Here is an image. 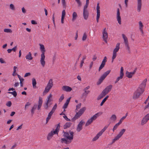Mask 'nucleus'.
I'll use <instances>...</instances> for the list:
<instances>
[{
	"instance_id": "f257e3e1",
	"label": "nucleus",
	"mask_w": 149,
	"mask_h": 149,
	"mask_svg": "<svg viewBox=\"0 0 149 149\" xmlns=\"http://www.w3.org/2000/svg\"><path fill=\"white\" fill-rule=\"evenodd\" d=\"M147 79H145L141 84L139 87L134 93L132 98L133 99L136 100L139 98L140 95L144 91V88L146 87Z\"/></svg>"
},
{
	"instance_id": "f03ea898",
	"label": "nucleus",
	"mask_w": 149,
	"mask_h": 149,
	"mask_svg": "<svg viewBox=\"0 0 149 149\" xmlns=\"http://www.w3.org/2000/svg\"><path fill=\"white\" fill-rule=\"evenodd\" d=\"M63 136L65 138H61L60 139L61 142L63 143L68 144L70 143L73 139L74 132L69 131V132L63 131Z\"/></svg>"
},
{
	"instance_id": "7ed1b4c3",
	"label": "nucleus",
	"mask_w": 149,
	"mask_h": 149,
	"mask_svg": "<svg viewBox=\"0 0 149 149\" xmlns=\"http://www.w3.org/2000/svg\"><path fill=\"white\" fill-rule=\"evenodd\" d=\"M40 49L42 52L41 55V59L40 60V63L43 67L45 66V49L44 45L40 43Z\"/></svg>"
},
{
	"instance_id": "20e7f679",
	"label": "nucleus",
	"mask_w": 149,
	"mask_h": 149,
	"mask_svg": "<svg viewBox=\"0 0 149 149\" xmlns=\"http://www.w3.org/2000/svg\"><path fill=\"white\" fill-rule=\"evenodd\" d=\"M102 114V112H100L96 113L90 118L88 119L86 122L85 126H87L90 125L94 120H95L97 118Z\"/></svg>"
},
{
	"instance_id": "39448f33",
	"label": "nucleus",
	"mask_w": 149,
	"mask_h": 149,
	"mask_svg": "<svg viewBox=\"0 0 149 149\" xmlns=\"http://www.w3.org/2000/svg\"><path fill=\"white\" fill-rule=\"evenodd\" d=\"M110 72V70H108L105 72L99 78L98 81L97 82V84L98 85L100 84Z\"/></svg>"
},
{
	"instance_id": "423d86ee",
	"label": "nucleus",
	"mask_w": 149,
	"mask_h": 149,
	"mask_svg": "<svg viewBox=\"0 0 149 149\" xmlns=\"http://www.w3.org/2000/svg\"><path fill=\"white\" fill-rule=\"evenodd\" d=\"M122 36L124 40V43L125 46L126 47V48L128 50V51H129V52H130V48L129 45L127 38V37L125 36V35L123 34H122Z\"/></svg>"
},
{
	"instance_id": "0eeeda50",
	"label": "nucleus",
	"mask_w": 149,
	"mask_h": 149,
	"mask_svg": "<svg viewBox=\"0 0 149 149\" xmlns=\"http://www.w3.org/2000/svg\"><path fill=\"white\" fill-rule=\"evenodd\" d=\"M137 70V68H135L134 70L132 72H129L128 71H127L126 73V77L129 78H131L133 75L135 73Z\"/></svg>"
},
{
	"instance_id": "6e6552de",
	"label": "nucleus",
	"mask_w": 149,
	"mask_h": 149,
	"mask_svg": "<svg viewBox=\"0 0 149 149\" xmlns=\"http://www.w3.org/2000/svg\"><path fill=\"white\" fill-rule=\"evenodd\" d=\"M113 86L112 85H110L107 86L102 91V92L106 95L110 92Z\"/></svg>"
},
{
	"instance_id": "1a4fd4ad",
	"label": "nucleus",
	"mask_w": 149,
	"mask_h": 149,
	"mask_svg": "<svg viewBox=\"0 0 149 149\" xmlns=\"http://www.w3.org/2000/svg\"><path fill=\"white\" fill-rule=\"evenodd\" d=\"M84 123L85 122L82 120H81L79 122L77 128V132H79L82 130L83 128L82 126Z\"/></svg>"
},
{
	"instance_id": "9d476101",
	"label": "nucleus",
	"mask_w": 149,
	"mask_h": 149,
	"mask_svg": "<svg viewBox=\"0 0 149 149\" xmlns=\"http://www.w3.org/2000/svg\"><path fill=\"white\" fill-rule=\"evenodd\" d=\"M106 28H105L103 30L102 33L103 34V38L104 42L107 43V40L108 38V33L107 31H106Z\"/></svg>"
},
{
	"instance_id": "9b49d317",
	"label": "nucleus",
	"mask_w": 149,
	"mask_h": 149,
	"mask_svg": "<svg viewBox=\"0 0 149 149\" xmlns=\"http://www.w3.org/2000/svg\"><path fill=\"white\" fill-rule=\"evenodd\" d=\"M107 61V58L106 56H105L104 59H103L102 61V63L100 65V66L99 67V69H98V71L100 72L101 70L104 67L106 62Z\"/></svg>"
},
{
	"instance_id": "f8f14e48",
	"label": "nucleus",
	"mask_w": 149,
	"mask_h": 149,
	"mask_svg": "<svg viewBox=\"0 0 149 149\" xmlns=\"http://www.w3.org/2000/svg\"><path fill=\"white\" fill-rule=\"evenodd\" d=\"M120 15L119 9V8H118L117 9V19L119 24H121V22Z\"/></svg>"
},
{
	"instance_id": "ddd939ff",
	"label": "nucleus",
	"mask_w": 149,
	"mask_h": 149,
	"mask_svg": "<svg viewBox=\"0 0 149 149\" xmlns=\"http://www.w3.org/2000/svg\"><path fill=\"white\" fill-rule=\"evenodd\" d=\"M137 10L139 12L141 10L142 6L141 0H137Z\"/></svg>"
},
{
	"instance_id": "4468645a",
	"label": "nucleus",
	"mask_w": 149,
	"mask_h": 149,
	"mask_svg": "<svg viewBox=\"0 0 149 149\" xmlns=\"http://www.w3.org/2000/svg\"><path fill=\"white\" fill-rule=\"evenodd\" d=\"M42 103V100L41 97H39V101L38 102V109L39 110L40 109Z\"/></svg>"
},
{
	"instance_id": "2eb2a0df",
	"label": "nucleus",
	"mask_w": 149,
	"mask_h": 149,
	"mask_svg": "<svg viewBox=\"0 0 149 149\" xmlns=\"http://www.w3.org/2000/svg\"><path fill=\"white\" fill-rule=\"evenodd\" d=\"M62 90L67 92H70L72 90L71 87L67 86H63L62 87Z\"/></svg>"
},
{
	"instance_id": "dca6fc26",
	"label": "nucleus",
	"mask_w": 149,
	"mask_h": 149,
	"mask_svg": "<svg viewBox=\"0 0 149 149\" xmlns=\"http://www.w3.org/2000/svg\"><path fill=\"white\" fill-rule=\"evenodd\" d=\"M83 16L85 19H87L88 16V12L87 10H83Z\"/></svg>"
},
{
	"instance_id": "f3484780",
	"label": "nucleus",
	"mask_w": 149,
	"mask_h": 149,
	"mask_svg": "<svg viewBox=\"0 0 149 149\" xmlns=\"http://www.w3.org/2000/svg\"><path fill=\"white\" fill-rule=\"evenodd\" d=\"M100 7L99 6V3H98L97 4V8H96V10H97V17H100Z\"/></svg>"
},
{
	"instance_id": "a211bd4d",
	"label": "nucleus",
	"mask_w": 149,
	"mask_h": 149,
	"mask_svg": "<svg viewBox=\"0 0 149 149\" xmlns=\"http://www.w3.org/2000/svg\"><path fill=\"white\" fill-rule=\"evenodd\" d=\"M71 97H70L67 99L65 102L63 106V108L64 109H66L68 107V106L70 101Z\"/></svg>"
},
{
	"instance_id": "6ab92c4d",
	"label": "nucleus",
	"mask_w": 149,
	"mask_h": 149,
	"mask_svg": "<svg viewBox=\"0 0 149 149\" xmlns=\"http://www.w3.org/2000/svg\"><path fill=\"white\" fill-rule=\"evenodd\" d=\"M125 131L126 130L125 129H122L116 136L120 139L124 134Z\"/></svg>"
},
{
	"instance_id": "aec40b11",
	"label": "nucleus",
	"mask_w": 149,
	"mask_h": 149,
	"mask_svg": "<svg viewBox=\"0 0 149 149\" xmlns=\"http://www.w3.org/2000/svg\"><path fill=\"white\" fill-rule=\"evenodd\" d=\"M81 116L80 115H79V114L77 112H76V113L75 115L74 116V117L72 119V121H74L76 120L79 118Z\"/></svg>"
},
{
	"instance_id": "412c9836",
	"label": "nucleus",
	"mask_w": 149,
	"mask_h": 149,
	"mask_svg": "<svg viewBox=\"0 0 149 149\" xmlns=\"http://www.w3.org/2000/svg\"><path fill=\"white\" fill-rule=\"evenodd\" d=\"M60 123H59L57 125L55 130L54 131V134H58V132L59 131L60 128Z\"/></svg>"
},
{
	"instance_id": "4be33fe9",
	"label": "nucleus",
	"mask_w": 149,
	"mask_h": 149,
	"mask_svg": "<svg viewBox=\"0 0 149 149\" xmlns=\"http://www.w3.org/2000/svg\"><path fill=\"white\" fill-rule=\"evenodd\" d=\"M37 107V105L36 104H34L33 106L32 107L31 110V115L32 116L34 113V111L36 109Z\"/></svg>"
},
{
	"instance_id": "5701e85b",
	"label": "nucleus",
	"mask_w": 149,
	"mask_h": 149,
	"mask_svg": "<svg viewBox=\"0 0 149 149\" xmlns=\"http://www.w3.org/2000/svg\"><path fill=\"white\" fill-rule=\"evenodd\" d=\"M120 43H118L116 44V47L113 50V52L117 53L118 51L120 49Z\"/></svg>"
},
{
	"instance_id": "b1692460",
	"label": "nucleus",
	"mask_w": 149,
	"mask_h": 149,
	"mask_svg": "<svg viewBox=\"0 0 149 149\" xmlns=\"http://www.w3.org/2000/svg\"><path fill=\"white\" fill-rule=\"evenodd\" d=\"M54 134V131H51L49 133L47 136V139L48 140H49L51 139L53 136Z\"/></svg>"
},
{
	"instance_id": "393cba45",
	"label": "nucleus",
	"mask_w": 149,
	"mask_h": 149,
	"mask_svg": "<svg viewBox=\"0 0 149 149\" xmlns=\"http://www.w3.org/2000/svg\"><path fill=\"white\" fill-rule=\"evenodd\" d=\"M86 109V107H83L80 109L79 111L77 112L81 116V115L84 113Z\"/></svg>"
},
{
	"instance_id": "a878e982",
	"label": "nucleus",
	"mask_w": 149,
	"mask_h": 149,
	"mask_svg": "<svg viewBox=\"0 0 149 149\" xmlns=\"http://www.w3.org/2000/svg\"><path fill=\"white\" fill-rule=\"evenodd\" d=\"M83 91H84V92L82 94V97H86L88 94L90 92V91L87 90L85 89H83Z\"/></svg>"
},
{
	"instance_id": "bb28decb",
	"label": "nucleus",
	"mask_w": 149,
	"mask_h": 149,
	"mask_svg": "<svg viewBox=\"0 0 149 149\" xmlns=\"http://www.w3.org/2000/svg\"><path fill=\"white\" fill-rule=\"evenodd\" d=\"M72 123L70 122L66 123L63 126L64 129H66L71 126Z\"/></svg>"
},
{
	"instance_id": "cd10ccee",
	"label": "nucleus",
	"mask_w": 149,
	"mask_h": 149,
	"mask_svg": "<svg viewBox=\"0 0 149 149\" xmlns=\"http://www.w3.org/2000/svg\"><path fill=\"white\" fill-rule=\"evenodd\" d=\"M25 57L26 59L29 60H31L33 59V57L31 56V54L30 52H29L28 54Z\"/></svg>"
},
{
	"instance_id": "c85d7f7f",
	"label": "nucleus",
	"mask_w": 149,
	"mask_h": 149,
	"mask_svg": "<svg viewBox=\"0 0 149 149\" xmlns=\"http://www.w3.org/2000/svg\"><path fill=\"white\" fill-rule=\"evenodd\" d=\"M106 95L105 94L102 92L97 97V100H99L104 97Z\"/></svg>"
},
{
	"instance_id": "c756f323",
	"label": "nucleus",
	"mask_w": 149,
	"mask_h": 149,
	"mask_svg": "<svg viewBox=\"0 0 149 149\" xmlns=\"http://www.w3.org/2000/svg\"><path fill=\"white\" fill-rule=\"evenodd\" d=\"M72 21L73 22H74V20H76L77 17V14L76 12H74L72 13Z\"/></svg>"
},
{
	"instance_id": "7c9ffc66",
	"label": "nucleus",
	"mask_w": 149,
	"mask_h": 149,
	"mask_svg": "<svg viewBox=\"0 0 149 149\" xmlns=\"http://www.w3.org/2000/svg\"><path fill=\"white\" fill-rule=\"evenodd\" d=\"M102 135L101 134L98 132L96 136L93 139L92 141H95L97 140L99 138V137Z\"/></svg>"
},
{
	"instance_id": "2f4dec72",
	"label": "nucleus",
	"mask_w": 149,
	"mask_h": 149,
	"mask_svg": "<svg viewBox=\"0 0 149 149\" xmlns=\"http://www.w3.org/2000/svg\"><path fill=\"white\" fill-rule=\"evenodd\" d=\"M32 85L33 87L34 88L36 87V82L35 79L34 78L32 79Z\"/></svg>"
},
{
	"instance_id": "473e14b6",
	"label": "nucleus",
	"mask_w": 149,
	"mask_h": 149,
	"mask_svg": "<svg viewBox=\"0 0 149 149\" xmlns=\"http://www.w3.org/2000/svg\"><path fill=\"white\" fill-rule=\"evenodd\" d=\"M148 120L144 117L141 121V125H142L146 124L148 121Z\"/></svg>"
},
{
	"instance_id": "72a5a7b5",
	"label": "nucleus",
	"mask_w": 149,
	"mask_h": 149,
	"mask_svg": "<svg viewBox=\"0 0 149 149\" xmlns=\"http://www.w3.org/2000/svg\"><path fill=\"white\" fill-rule=\"evenodd\" d=\"M89 0H86V3L85 5L84 6V8L83 9V10H87L86 9L87 8L88 6V5L89 4Z\"/></svg>"
},
{
	"instance_id": "f704fd0d",
	"label": "nucleus",
	"mask_w": 149,
	"mask_h": 149,
	"mask_svg": "<svg viewBox=\"0 0 149 149\" xmlns=\"http://www.w3.org/2000/svg\"><path fill=\"white\" fill-rule=\"evenodd\" d=\"M116 53H115L113 52V56L112 58L111 62L113 63V62L114 60L116 58Z\"/></svg>"
},
{
	"instance_id": "c9c22d12",
	"label": "nucleus",
	"mask_w": 149,
	"mask_h": 149,
	"mask_svg": "<svg viewBox=\"0 0 149 149\" xmlns=\"http://www.w3.org/2000/svg\"><path fill=\"white\" fill-rule=\"evenodd\" d=\"M116 116L115 114L112 115L110 118L111 120L115 121L116 119Z\"/></svg>"
},
{
	"instance_id": "e433bc0d",
	"label": "nucleus",
	"mask_w": 149,
	"mask_h": 149,
	"mask_svg": "<svg viewBox=\"0 0 149 149\" xmlns=\"http://www.w3.org/2000/svg\"><path fill=\"white\" fill-rule=\"evenodd\" d=\"M47 84L49 86L50 85L52 87L53 86V80L52 79H51L49 80Z\"/></svg>"
},
{
	"instance_id": "4c0bfd02",
	"label": "nucleus",
	"mask_w": 149,
	"mask_h": 149,
	"mask_svg": "<svg viewBox=\"0 0 149 149\" xmlns=\"http://www.w3.org/2000/svg\"><path fill=\"white\" fill-rule=\"evenodd\" d=\"M123 76H122V75H120V77H118L117 79H116V81H115V84H116V83H117L118 81L120 79H121L123 78Z\"/></svg>"
},
{
	"instance_id": "58836bf2",
	"label": "nucleus",
	"mask_w": 149,
	"mask_h": 149,
	"mask_svg": "<svg viewBox=\"0 0 149 149\" xmlns=\"http://www.w3.org/2000/svg\"><path fill=\"white\" fill-rule=\"evenodd\" d=\"M8 93L9 94H11L12 95H13L15 97H16L17 95V93L15 91H14L12 92H9Z\"/></svg>"
},
{
	"instance_id": "ea45409f",
	"label": "nucleus",
	"mask_w": 149,
	"mask_h": 149,
	"mask_svg": "<svg viewBox=\"0 0 149 149\" xmlns=\"http://www.w3.org/2000/svg\"><path fill=\"white\" fill-rule=\"evenodd\" d=\"M120 125V124L119 123H118L115 125L113 127V132H114V131L117 129L118 127Z\"/></svg>"
},
{
	"instance_id": "a19ab883",
	"label": "nucleus",
	"mask_w": 149,
	"mask_h": 149,
	"mask_svg": "<svg viewBox=\"0 0 149 149\" xmlns=\"http://www.w3.org/2000/svg\"><path fill=\"white\" fill-rule=\"evenodd\" d=\"M4 31L6 33H11L12 32L11 29H4Z\"/></svg>"
},
{
	"instance_id": "79ce46f5",
	"label": "nucleus",
	"mask_w": 149,
	"mask_h": 149,
	"mask_svg": "<svg viewBox=\"0 0 149 149\" xmlns=\"http://www.w3.org/2000/svg\"><path fill=\"white\" fill-rule=\"evenodd\" d=\"M87 38V35L85 33H84L83 35V37L82 38V40L83 41H85V40Z\"/></svg>"
},
{
	"instance_id": "37998d69",
	"label": "nucleus",
	"mask_w": 149,
	"mask_h": 149,
	"mask_svg": "<svg viewBox=\"0 0 149 149\" xmlns=\"http://www.w3.org/2000/svg\"><path fill=\"white\" fill-rule=\"evenodd\" d=\"M119 139L117 136H116L115 138L112 140V143H111V144H112L113 143H114L116 141L118 140Z\"/></svg>"
},
{
	"instance_id": "c03bdc74",
	"label": "nucleus",
	"mask_w": 149,
	"mask_h": 149,
	"mask_svg": "<svg viewBox=\"0 0 149 149\" xmlns=\"http://www.w3.org/2000/svg\"><path fill=\"white\" fill-rule=\"evenodd\" d=\"M77 2V3L78 4V7H80L82 5V4L80 0H75Z\"/></svg>"
},
{
	"instance_id": "a18cd8bd",
	"label": "nucleus",
	"mask_w": 149,
	"mask_h": 149,
	"mask_svg": "<svg viewBox=\"0 0 149 149\" xmlns=\"http://www.w3.org/2000/svg\"><path fill=\"white\" fill-rule=\"evenodd\" d=\"M57 107V104H56L54 107H53L52 109V110L51 111L53 113H54L55 111V110L56 109Z\"/></svg>"
},
{
	"instance_id": "49530a36",
	"label": "nucleus",
	"mask_w": 149,
	"mask_h": 149,
	"mask_svg": "<svg viewBox=\"0 0 149 149\" xmlns=\"http://www.w3.org/2000/svg\"><path fill=\"white\" fill-rule=\"evenodd\" d=\"M123 70H124L123 68V67H121L120 68V75H122L123 76H124Z\"/></svg>"
},
{
	"instance_id": "de8ad7c7",
	"label": "nucleus",
	"mask_w": 149,
	"mask_h": 149,
	"mask_svg": "<svg viewBox=\"0 0 149 149\" xmlns=\"http://www.w3.org/2000/svg\"><path fill=\"white\" fill-rule=\"evenodd\" d=\"M62 3L63 6V7L64 8H65L66 7V2L65 0H62Z\"/></svg>"
},
{
	"instance_id": "09e8293b",
	"label": "nucleus",
	"mask_w": 149,
	"mask_h": 149,
	"mask_svg": "<svg viewBox=\"0 0 149 149\" xmlns=\"http://www.w3.org/2000/svg\"><path fill=\"white\" fill-rule=\"evenodd\" d=\"M50 89H51V88H50L48 87H46L45 90L44 91V93H48L49 91L50 90Z\"/></svg>"
},
{
	"instance_id": "8fccbe9b",
	"label": "nucleus",
	"mask_w": 149,
	"mask_h": 149,
	"mask_svg": "<svg viewBox=\"0 0 149 149\" xmlns=\"http://www.w3.org/2000/svg\"><path fill=\"white\" fill-rule=\"evenodd\" d=\"M139 29H143V25L141 22L140 21L139 22Z\"/></svg>"
},
{
	"instance_id": "3c124183",
	"label": "nucleus",
	"mask_w": 149,
	"mask_h": 149,
	"mask_svg": "<svg viewBox=\"0 0 149 149\" xmlns=\"http://www.w3.org/2000/svg\"><path fill=\"white\" fill-rule=\"evenodd\" d=\"M64 98V95L63 94L61 96L59 99V102H61Z\"/></svg>"
},
{
	"instance_id": "603ef678",
	"label": "nucleus",
	"mask_w": 149,
	"mask_h": 149,
	"mask_svg": "<svg viewBox=\"0 0 149 149\" xmlns=\"http://www.w3.org/2000/svg\"><path fill=\"white\" fill-rule=\"evenodd\" d=\"M125 118V117L123 116V117L120 119L119 122L118 123L120 124L122 122L123 120Z\"/></svg>"
},
{
	"instance_id": "864d4df0",
	"label": "nucleus",
	"mask_w": 149,
	"mask_h": 149,
	"mask_svg": "<svg viewBox=\"0 0 149 149\" xmlns=\"http://www.w3.org/2000/svg\"><path fill=\"white\" fill-rule=\"evenodd\" d=\"M6 105L9 107H11L12 105V103L11 101H8L6 104Z\"/></svg>"
},
{
	"instance_id": "5fc2aeb1",
	"label": "nucleus",
	"mask_w": 149,
	"mask_h": 149,
	"mask_svg": "<svg viewBox=\"0 0 149 149\" xmlns=\"http://www.w3.org/2000/svg\"><path fill=\"white\" fill-rule=\"evenodd\" d=\"M10 8L12 10H15V7L13 4H11L10 5Z\"/></svg>"
},
{
	"instance_id": "6e6d98bb",
	"label": "nucleus",
	"mask_w": 149,
	"mask_h": 149,
	"mask_svg": "<svg viewBox=\"0 0 149 149\" xmlns=\"http://www.w3.org/2000/svg\"><path fill=\"white\" fill-rule=\"evenodd\" d=\"M107 128V127H104V128L101 131H100L99 132L102 135V134L103 133L105 130H106V129Z\"/></svg>"
},
{
	"instance_id": "4d7b16f0",
	"label": "nucleus",
	"mask_w": 149,
	"mask_h": 149,
	"mask_svg": "<svg viewBox=\"0 0 149 149\" xmlns=\"http://www.w3.org/2000/svg\"><path fill=\"white\" fill-rule=\"evenodd\" d=\"M81 103H80L79 104L77 105L76 106V111H77V110L78 109L80 108L81 107Z\"/></svg>"
},
{
	"instance_id": "13d9d810",
	"label": "nucleus",
	"mask_w": 149,
	"mask_h": 149,
	"mask_svg": "<svg viewBox=\"0 0 149 149\" xmlns=\"http://www.w3.org/2000/svg\"><path fill=\"white\" fill-rule=\"evenodd\" d=\"M56 58V54H54L52 58V62L53 63H54L55 61V60Z\"/></svg>"
},
{
	"instance_id": "bf43d9fd",
	"label": "nucleus",
	"mask_w": 149,
	"mask_h": 149,
	"mask_svg": "<svg viewBox=\"0 0 149 149\" xmlns=\"http://www.w3.org/2000/svg\"><path fill=\"white\" fill-rule=\"evenodd\" d=\"M65 10H63L62 12V17L64 18L65 16Z\"/></svg>"
},
{
	"instance_id": "052dcab7",
	"label": "nucleus",
	"mask_w": 149,
	"mask_h": 149,
	"mask_svg": "<svg viewBox=\"0 0 149 149\" xmlns=\"http://www.w3.org/2000/svg\"><path fill=\"white\" fill-rule=\"evenodd\" d=\"M48 102H46L44 106V108L46 109H48Z\"/></svg>"
},
{
	"instance_id": "680f3d73",
	"label": "nucleus",
	"mask_w": 149,
	"mask_h": 149,
	"mask_svg": "<svg viewBox=\"0 0 149 149\" xmlns=\"http://www.w3.org/2000/svg\"><path fill=\"white\" fill-rule=\"evenodd\" d=\"M63 117L64 118L68 121H70L71 120L70 119L68 118L66 116H63Z\"/></svg>"
},
{
	"instance_id": "e2e57ef3",
	"label": "nucleus",
	"mask_w": 149,
	"mask_h": 149,
	"mask_svg": "<svg viewBox=\"0 0 149 149\" xmlns=\"http://www.w3.org/2000/svg\"><path fill=\"white\" fill-rule=\"evenodd\" d=\"M106 100H105L104 98L103 100H102V102H101L100 105V106H102L103 105L104 103L106 101Z\"/></svg>"
},
{
	"instance_id": "0e129e2a",
	"label": "nucleus",
	"mask_w": 149,
	"mask_h": 149,
	"mask_svg": "<svg viewBox=\"0 0 149 149\" xmlns=\"http://www.w3.org/2000/svg\"><path fill=\"white\" fill-rule=\"evenodd\" d=\"M17 48V46H16L15 47H14L13 48H12V49H11L12 51H13L14 52H15L16 51V49Z\"/></svg>"
},
{
	"instance_id": "69168bd1",
	"label": "nucleus",
	"mask_w": 149,
	"mask_h": 149,
	"mask_svg": "<svg viewBox=\"0 0 149 149\" xmlns=\"http://www.w3.org/2000/svg\"><path fill=\"white\" fill-rule=\"evenodd\" d=\"M78 31L77 30L76 31V36L75 37V40H77L78 38Z\"/></svg>"
},
{
	"instance_id": "338daca9",
	"label": "nucleus",
	"mask_w": 149,
	"mask_h": 149,
	"mask_svg": "<svg viewBox=\"0 0 149 149\" xmlns=\"http://www.w3.org/2000/svg\"><path fill=\"white\" fill-rule=\"evenodd\" d=\"M145 118L148 120H149V113L148 114L144 117Z\"/></svg>"
},
{
	"instance_id": "774afa93",
	"label": "nucleus",
	"mask_w": 149,
	"mask_h": 149,
	"mask_svg": "<svg viewBox=\"0 0 149 149\" xmlns=\"http://www.w3.org/2000/svg\"><path fill=\"white\" fill-rule=\"evenodd\" d=\"M53 113L52 112V111H50L48 114V116H49V117H50L51 118V116L53 114V113Z\"/></svg>"
}]
</instances>
